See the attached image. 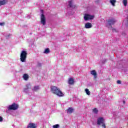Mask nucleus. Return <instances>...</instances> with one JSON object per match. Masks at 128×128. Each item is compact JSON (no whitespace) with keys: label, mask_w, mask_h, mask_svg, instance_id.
<instances>
[{"label":"nucleus","mask_w":128,"mask_h":128,"mask_svg":"<svg viewBox=\"0 0 128 128\" xmlns=\"http://www.w3.org/2000/svg\"><path fill=\"white\" fill-rule=\"evenodd\" d=\"M51 92L54 94H56L58 96H64V93L60 90V89L56 86H52L51 87Z\"/></svg>","instance_id":"f257e3e1"},{"label":"nucleus","mask_w":128,"mask_h":128,"mask_svg":"<svg viewBox=\"0 0 128 128\" xmlns=\"http://www.w3.org/2000/svg\"><path fill=\"white\" fill-rule=\"evenodd\" d=\"M28 56V52L26 51L23 50L21 52L20 56V60L22 62H26V56Z\"/></svg>","instance_id":"f03ea898"},{"label":"nucleus","mask_w":128,"mask_h":128,"mask_svg":"<svg viewBox=\"0 0 128 128\" xmlns=\"http://www.w3.org/2000/svg\"><path fill=\"white\" fill-rule=\"evenodd\" d=\"M18 108V104L16 103H13L12 104L9 106L8 110H16Z\"/></svg>","instance_id":"7ed1b4c3"},{"label":"nucleus","mask_w":128,"mask_h":128,"mask_svg":"<svg viewBox=\"0 0 128 128\" xmlns=\"http://www.w3.org/2000/svg\"><path fill=\"white\" fill-rule=\"evenodd\" d=\"M116 20L114 18H111V19L108 20V22L109 26L108 28H110H110H112V24H116Z\"/></svg>","instance_id":"20e7f679"},{"label":"nucleus","mask_w":128,"mask_h":128,"mask_svg":"<svg viewBox=\"0 0 128 128\" xmlns=\"http://www.w3.org/2000/svg\"><path fill=\"white\" fill-rule=\"evenodd\" d=\"M40 22L43 24V26H46V16H44V14H42L41 17H40Z\"/></svg>","instance_id":"39448f33"},{"label":"nucleus","mask_w":128,"mask_h":128,"mask_svg":"<svg viewBox=\"0 0 128 128\" xmlns=\"http://www.w3.org/2000/svg\"><path fill=\"white\" fill-rule=\"evenodd\" d=\"M104 122V119L103 118H99L97 120V124L98 126H100V124H102Z\"/></svg>","instance_id":"423d86ee"},{"label":"nucleus","mask_w":128,"mask_h":128,"mask_svg":"<svg viewBox=\"0 0 128 128\" xmlns=\"http://www.w3.org/2000/svg\"><path fill=\"white\" fill-rule=\"evenodd\" d=\"M94 18V16H90V14H86L84 16V20H92Z\"/></svg>","instance_id":"0eeeda50"},{"label":"nucleus","mask_w":128,"mask_h":128,"mask_svg":"<svg viewBox=\"0 0 128 128\" xmlns=\"http://www.w3.org/2000/svg\"><path fill=\"white\" fill-rule=\"evenodd\" d=\"M27 128H36V124L32 122H30L28 124Z\"/></svg>","instance_id":"6e6552de"},{"label":"nucleus","mask_w":128,"mask_h":128,"mask_svg":"<svg viewBox=\"0 0 128 128\" xmlns=\"http://www.w3.org/2000/svg\"><path fill=\"white\" fill-rule=\"evenodd\" d=\"M90 74L92 76H94V78H98V74H96V70H92L90 71Z\"/></svg>","instance_id":"1a4fd4ad"},{"label":"nucleus","mask_w":128,"mask_h":128,"mask_svg":"<svg viewBox=\"0 0 128 128\" xmlns=\"http://www.w3.org/2000/svg\"><path fill=\"white\" fill-rule=\"evenodd\" d=\"M92 26L91 23L87 22L85 24V28H90Z\"/></svg>","instance_id":"9d476101"},{"label":"nucleus","mask_w":128,"mask_h":128,"mask_svg":"<svg viewBox=\"0 0 128 128\" xmlns=\"http://www.w3.org/2000/svg\"><path fill=\"white\" fill-rule=\"evenodd\" d=\"M68 84H74V80L72 78H70L68 80Z\"/></svg>","instance_id":"9b49d317"},{"label":"nucleus","mask_w":128,"mask_h":128,"mask_svg":"<svg viewBox=\"0 0 128 128\" xmlns=\"http://www.w3.org/2000/svg\"><path fill=\"white\" fill-rule=\"evenodd\" d=\"M72 112H74V108H69L68 110H67V114H72Z\"/></svg>","instance_id":"f8f14e48"},{"label":"nucleus","mask_w":128,"mask_h":128,"mask_svg":"<svg viewBox=\"0 0 128 128\" xmlns=\"http://www.w3.org/2000/svg\"><path fill=\"white\" fill-rule=\"evenodd\" d=\"M116 0H110V3L113 6H116Z\"/></svg>","instance_id":"ddd939ff"},{"label":"nucleus","mask_w":128,"mask_h":128,"mask_svg":"<svg viewBox=\"0 0 128 128\" xmlns=\"http://www.w3.org/2000/svg\"><path fill=\"white\" fill-rule=\"evenodd\" d=\"M23 78L24 80H28V75L26 74H24L23 76Z\"/></svg>","instance_id":"4468645a"},{"label":"nucleus","mask_w":128,"mask_h":128,"mask_svg":"<svg viewBox=\"0 0 128 128\" xmlns=\"http://www.w3.org/2000/svg\"><path fill=\"white\" fill-rule=\"evenodd\" d=\"M6 4V0H0V6H4V4Z\"/></svg>","instance_id":"2eb2a0df"},{"label":"nucleus","mask_w":128,"mask_h":128,"mask_svg":"<svg viewBox=\"0 0 128 128\" xmlns=\"http://www.w3.org/2000/svg\"><path fill=\"white\" fill-rule=\"evenodd\" d=\"M38 90H40V88L38 87V86H35L32 89V90H34V92H38Z\"/></svg>","instance_id":"dca6fc26"},{"label":"nucleus","mask_w":128,"mask_h":128,"mask_svg":"<svg viewBox=\"0 0 128 128\" xmlns=\"http://www.w3.org/2000/svg\"><path fill=\"white\" fill-rule=\"evenodd\" d=\"M85 92H86V94H88V96L90 95V90H88V88L85 89Z\"/></svg>","instance_id":"f3484780"},{"label":"nucleus","mask_w":128,"mask_h":128,"mask_svg":"<svg viewBox=\"0 0 128 128\" xmlns=\"http://www.w3.org/2000/svg\"><path fill=\"white\" fill-rule=\"evenodd\" d=\"M50 48H46L44 51V54H50Z\"/></svg>","instance_id":"a211bd4d"},{"label":"nucleus","mask_w":128,"mask_h":128,"mask_svg":"<svg viewBox=\"0 0 128 128\" xmlns=\"http://www.w3.org/2000/svg\"><path fill=\"white\" fill-rule=\"evenodd\" d=\"M123 4L124 6H126V5L128 4V0H123Z\"/></svg>","instance_id":"6ab92c4d"},{"label":"nucleus","mask_w":128,"mask_h":128,"mask_svg":"<svg viewBox=\"0 0 128 128\" xmlns=\"http://www.w3.org/2000/svg\"><path fill=\"white\" fill-rule=\"evenodd\" d=\"M92 112L94 114H98V110L96 108H94V109L92 110Z\"/></svg>","instance_id":"aec40b11"},{"label":"nucleus","mask_w":128,"mask_h":128,"mask_svg":"<svg viewBox=\"0 0 128 128\" xmlns=\"http://www.w3.org/2000/svg\"><path fill=\"white\" fill-rule=\"evenodd\" d=\"M69 6L70 8H72V0H70L68 2Z\"/></svg>","instance_id":"412c9836"},{"label":"nucleus","mask_w":128,"mask_h":128,"mask_svg":"<svg viewBox=\"0 0 128 128\" xmlns=\"http://www.w3.org/2000/svg\"><path fill=\"white\" fill-rule=\"evenodd\" d=\"M28 88H32V87L30 86V85H26V88H25L24 90H28Z\"/></svg>","instance_id":"4be33fe9"},{"label":"nucleus","mask_w":128,"mask_h":128,"mask_svg":"<svg viewBox=\"0 0 128 128\" xmlns=\"http://www.w3.org/2000/svg\"><path fill=\"white\" fill-rule=\"evenodd\" d=\"M60 125L58 124L53 126V128H59Z\"/></svg>","instance_id":"5701e85b"},{"label":"nucleus","mask_w":128,"mask_h":128,"mask_svg":"<svg viewBox=\"0 0 128 128\" xmlns=\"http://www.w3.org/2000/svg\"><path fill=\"white\" fill-rule=\"evenodd\" d=\"M102 128H106V124H104V122L102 124Z\"/></svg>","instance_id":"b1692460"},{"label":"nucleus","mask_w":128,"mask_h":128,"mask_svg":"<svg viewBox=\"0 0 128 128\" xmlns=\"http://www.w3.org/2000/svg\"><path fill=\"white\" fill-rule=\"evenodd\" d=\"M117 84H122V81H120V80H117Z\"/></svg>","instance_id":"393cba45"},{"label":"nucleus","mask_w":128,"mask_h":128,"mask_svg":"<svg viewBox=\"0 0 128 128\" xmlns=\"http://www.w3.org/2000/svg\"><path fill=\"white\" fill-rule=\"evenodd\" d=\"M4 120V118L0 116V122H2Z\"/></svg>","instance_id":"a878e982"},{"label":"nucleus","mask_w":128,"mask_h":128,"mask_svg":"<svg viewBox=\"0 0 128 128\" xmlns=\"http://www.w3.org/2000/svg\"><path fill=\"white\" fill-rule=\"evenodd\" d=\"M4 22H0V26H4Z\"/></svg>","instance_id":"bb28decb"},{"label":"nucleus","mask_w":128,"mask_h":128,"mask_svg":"<svg viewBox=\"0 0 128 128\" xmlns=\"http://www.w3.org/2000/svg\"><path fill=\"white\" fill-rule=\"evenodd\" d=\"M112 32H116V29H114L112 28Z\"/></svg>","instance_id":"cd10ccee"},{"label":"nucleus","mask_w":128,"mask_h":128,"mask_svg":"<svg viewBox=\"0 0 128 128\" xmlns=\"http://www.w3.org/2000/svg\"><path fill=\"white\" fill-rule=\"evenodd\" d=\"M124 104L126 102L124 101H123Z\"/></svg>","instance_id":"c85d7f7f"}]
</instances>
